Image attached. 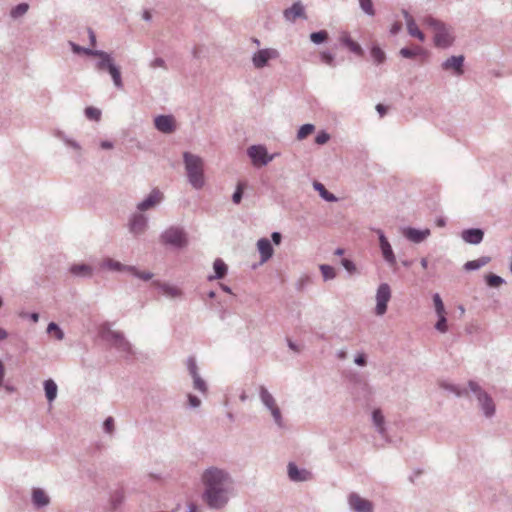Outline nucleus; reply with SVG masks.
Here are the masks:
<instances>
[{
  "label": "nucleus",
  "instance_id": "obj_62",
  "mask_svg": "<svg viewBox=\"0 0 512 512\" xmlns=\"http://www.w3.org/2000/svg\"><path fill=\"white\" fill-rule=\"evenodd\" d=\"M400 29H401V23L396 22V23H394V24L392 25V27H391V33H392V34H396V33H398V31H399Z\"/></svg>",
  "mask_w": 512,
  "mask_h": 512
},
{
  "label": "nucleus",
  "instance_id": "obj_5",
  "mask_svg": "<svg viewBox=\"0 0 512 512\" xmlns=\"http://www.w3.org/2000/svg\"><path fill=\"white\" fill-rule=\"evenodd\" d=\"M391 298V290L388 284L383 283L378 287L376 294V314L381 316L387 311V303Z\"/></svg>",
  "mask_w": 512,
  "mask_h": 512
},
{
  "label": "nucleus",
  "instance_id": "obj_51",
  "mask_svg": "<svg viewBox=\"0 0 512 512\" xmlns=\"http://www.w3.org/2000/svg\"><path fill=\"white\" fill-rule=\"evenodd\" d=\"M329 138H330V137H329V135H328L327 133H325V132H320V133L316 136V138H315V142H316L317 144H319V145H323V144H325V143H327V142H328Z\"/></svg>",
  "mask_w": 512,
  "mask_h": 512
},
{
  "label": "nucleus",
  "instance_id": "obj_64",
  "mask_svg": "<svg viewBox=\"0 0 512 512\" xmlns=\"http://www.w3.org/2000/svg\"><path fill=\"white\" fill-rule=\"evenodd\" d=\"M101 147L103 149H111L113 147L112 143L108 142V141H103L101 143Z\"/></svg>",
  "mask_w": 512,
  "mask_h": 512
},
{
  "label": "nucleus",
  "instance_id": "obj_3",
  "mask_svg": "<svg viewBox=\"0 0 512 512\" xmlns=\"http://www.w3.org/2000/svg\"><path fill=\"white\" fill-rule=\"evenodd\" d=\"M428 25L434 32V42L436 46L445 48L452 44L453 36L444 24L435 19H429Z\"/></svg>",
  "mask_w": 512,
  "mask_h": 512
},
{
  "label": "nucleus",
  "instance_id": "obj_45",
  "mask_svg": "<svg viewBox=\"0 0 512 512\" xmlns=\"http://www.w3.org/2000/svg\"><path fill=\"white\" fill-rule=\"evenodd\" d=\"M27 10H28V4H26V3L19 4L12 10V16L13 17L22 16L27 12Z\"/></svg>",
  "mask_w": 512,
  "mask_h": 512
},
{
  "label": "nucleus",
  "instance_id": "obj_54",
  "mask_svg": "<svg viewBox=\"0 0 512 512\" xmlns=\"http://www.w3.org/2000/svg\"><path fill=\"white\" fill-rule=\"evenodd\" d=\"M321 60L327 64V65H332L333 64V56L329 53H326V52H322L321 53Z\"/></svg>",
  "mask_w": 512,
  "mask_h": 512
},
{
  "label": "nucleus",
  "instance_id": "obj_22",
  "mask_svg": "<svg viewBox=\"0 0 512 512\" xmlns=\"http://www.w3.org/2000/svg\"><path fill=\"white\" fill-rule=\"evenodd\" d=\"M145 227L146 218L143 215L134 216L130 223V230L135 234H139L144 231Z\"/></svg>",
  "mask_w": 512,
  "mask_h": 512
},
{
  "label": "nucleus",
  "instance_id": "obj_14",
  "mask_svg": "<svg viewBox=\"0 0 512 512\" xmlns=\"http://www.w3.org/2000/svg\"><path fill=\"white\" fill-rule=\"evenodd\" d=\"M379 240H380V247H381L384 259L389 264L395 265L396 259H395L394 253L392 251V248H391L389 242L387 241V239L385 238V236L383 234L380 235Z\"/></svg>",
  "mask_w": 512,
  "mask_h": 512
},
{
  "label": "nucleus",
  "instance_id": "obj_60",
  "mask_svg": "<svg viewBox=\"0 0 512 512\" xmlns=\"http://www.w3.org/2000/svg\"><path fill=\"white\" fill-rule=\"evenodd\" d=\"M4 376H5V365L2 361H0V387L2 386Z\"/></svg>",
  "mask_w": 512,
  "mask_h": 512
},
{
  "label": "nucleus",
  "instance_id": "obj_24",
  "mask_svg": "<svg viewBox=\"0 0 512 512\" xmlns=\"http://www.w3.org/2000/svg\"><path fill=\"white\" fill-rule=\"evenodd\" d=\"M45 395L49 402H52L57 396V385L52 379L44 382Z\"/></svg>",
  "mask_w": 512,
  "mask_h": 512
},
{
  "label": "nucleus",
  "instance_id": "obj_19",
  "mask_svg": "<svg viewBox=\"0 0 512 512\" xmlns=\"http://www.w3.org/2000/svg\"><path fill=\"white\" fill-rule=\"evenodd\" d=\"M284 16L289 21H295L298 17H305L304 8L301 3L297 2L293 4L291 8L284 11Z\"/></svg>",
  "mask_w": 512,
  "mask_h": 512
},
{
  "label": "nucleus",
  "instance_id": "obj_9",
  "mask_svg": "<svg viewBox=\"0 0 512 512\" xmlns=\"http://www.w3.org/2000/svg\"><path fill=\"white\" fill-rule=\"evenodd\" d=\"M349 504L356 512H373L372 503L357 494H351L349 496Z\"/></svg>",
  "mask_w": 512,
  "mask_h": 512
},
{
  "label": "nucleus",
  "instance_id": "obj_44",
  "mask_svg": "<svg viewBox=\"0 0 512 512\" xmlns=\"http://www.w3.org/2000/svg\"><path fill=\"white\" fill-rule=\"evenodd\" d=\"M194 380V388L202 393L207 391L206 383L203 379L200 378L199 375L193 376Z\"/></svg>",
  "mask_w": 512,
  "mask_h": 512
},
{
  "label": "nucleus",
  "instance_id": "obj_16",
  "mask_svg": "<svg viewBox=\"0 0 512 512\" xmlns=\"http://www.w3.org/2000/svg\"><path fill=\"white\" fill-rule=\"evenodd\" d=\"M464 57L463 56H453L447 59L443 63V68L445 70L453 69L457 74H462V66H463Z\"/></svg>",
  "mask_w": 512,
  "mask_h": 512
},
{
  "label": "nucleus",
  "instance_id": "obj_61",
  "mask_svg": "<svg viewBox=\"0 0 512 512\" xmlns=\"http://www.w3.org/2000/svg\"><path fill=\"white\" fill-rule=\"evenodd\" d=\"M376 110L378 111V113L380 114L381 117L384 116L386 113V107L382 104H378L376 106Z\"/></svg>",
  "mask_w": 512,
  "mask_h": 512
},
{
  "label": "nucleus",
  "instance_id": "obj_48",
  "mask_svg": "<svg viewBox=\"0 0 512 512\" xmlns=\"http://www.w3.org/2000/svg\"><path fill=\"white\" fill-rule=\"evenodd\" d=\"M187 367H188L189 373L192 377L198 375V368H197L196 361L194 358L188 359Z\"/></svg>",
  "mask_w": 512,
  "mask_h": 512
},
{
  "label": "nucleus",
  "instance_id": "obj_40",
  "mask_svg": "<svg viewBox=\"0 0 512 512\" xmlns=\"http://www.w3.org/2000/svg\"><path fill=\"white\" fill-rule=\"evenodd\" d=\"M371 56L377 63H382L385 60V53L379 47H373L371 49Z\"/></svg>",
  "mask_w": 512,
  "mask_h": 512
},
{
  "label": "nucleus",
  "instance_id": "obj_46",
  "mask_svg": "<svg viewBox=\"0 0 512 512\" xmlns=\"http://www.w3.org/2000/svg\"><path fill=\"white\" fill-rule=\"evenodd\" d=\"M361 8L369 15H374L373 4L371 0H359Z\"/></svg>",
  "mask_w": 512,
  "mask_h": 512
},
{
  "label": "nucleus",
  "instance_id": "obj_39",
  "mask_svg": "<svg viewBox=\"0 0 512 512\" xmlns=\"http://www.w3.org/2000/svg\"><path fill=\"white\" fill-rule=\"evenodd\" d=\"M85 115L90 120L99 121L101 118V111L95 107H87L85 109Z\"/></svg>",
  "mask_w": 512,
  "mask_h": 512
},
{
  "label": "nucleus",
  "instance_id": "obj_36",
  "mask_svg": "<svg viewBox=\"0 0 512 512\" xmlns=\"http://www.w3.org/2000/svg\"><path fill=\"white\" fill-rule=\"evenodd\" d=\"M320 271L325 280L333 279L336 276L335 269L330 265H326V264L320 265Z\"/></svg>",
  "mask_w": 512,
  "mask_h": 512
},
{
  "label": "nucleus",
  "instance_id": "obj_56",
  "mask_svg": "<svg viewBox=\"0 0 512 512\" xmlns=\"http://www.w3.org/2000/svg\"><path fill=\"white\" fill-rule=\"evenodd\" d=\"M151 67L152 68H157V67H165V62L163 59L161 58H156L155 60H153L151 62Z\"/></svg>",
  "mask_w": 512,
  "mask_h": 512
},
{
  "label": "nucleus",
  "instance_id": "obj_17",
  "mask_svg": "<svg viewBox=\"0 0 512 512\" xmlns=\"http://www.w3.org/2000/svg\"><path fill=\"white\" fill-rule=\"evenodd\" d=\"M404 17L406 19L407 29L411 36L418 38L421 42L425 40L424 34L419 30L416 23L412 19V17L408 14L407 11H403Z\"/></svg>",
  "mask_w": 512,
  "mask_h": 512
},
{
  "label": "nucleus",
  "instance_id": "obj_7",
  "mask_svg": "<svg viewBox=\"0 0 512 512\" xmlns=\"http://www.w3.org/2000/svg\"><path fill=\"white\" fill-rule=\"evenodd\" d=\"M248 155L256 166L266 165L272 160V156L267 154V150L263 146H251L248 149Z\"/></svg>",
  "mask_w": 512,
  "mask_h": 512
},
{
  "label": "nucleus",
  "instance_id": "obj_63",
  "mask_svg": "<svg viewBox=\"0 0 512 512\" xmlns=\"http://www.w3.org/2000/svg\"><path fill=\"white\" fill-rule=\"evenodd\" d=\"M88 33H89V38H90V41H91V46L94 47L96 45V36H95L94 32L91 29L88 30Z\"/></svg>",
  "mask_w": 512,
  "mask_h": 512
},
{
  "label": "nucleus",
  "instance_id": "obj_4",
  "mask_svg": "<svg viewBox=\"0 0 512 512\" xmlns=\"http://www.w3.org/2000/svg\"><path fill=\"white\" fill-rule=\"evenodd\" d=\"M161 239L165 244L176 247H184L187 245V237L185 232L178 227H170L162 235Z\"/></svg>",
  "mask_w": 512,
  "mask_h": 512
},
{
  "label": "nucleus",
  "instance_id": "obj_23",
  "mask_svg": "<svg viewBox=\"0 0 512 512\" xmlns=\"http://www.w3.org/2000/svg\"><path fill=\"white\" fill-rule=\"evenodd\" d=\"M127 267L128 266H125V265L121 264L120 262L115 261L111 258H106L101 263V268L113 270V271H126L127 272Z\"/></svg>",
  "mask_w": 512,
  "mask_h": 512
},
{
  "label": "nucleus",
  "instance_id": "obj_28",
  "mask_svg": "<svg viewBox=\"0 0 512 512\" xmlns=\"http://www.w3.org/2000/svg\"><path fill=\"white\" fill-rule=\"evenodd\" d=\"M260 397L264 405L270 409L274 406H276L275 399L273 396L268 392V390L265 387H260Z\"/></svg>",
  "mask_w": 512,
  "mask_h": 512
},
{
  "label": "nucleus",
  "instance_id": "obj_55",
  "mask_svg": "<svg viewBox=\"0 0 512 512\" xmlns=\"http://www.w3.org/2000/svg\"><path fill=\"white\" fill-rule=\"evenodd\" d=\"M188 400H189V404L192 406V407H198L201 403L200 399L197 398L196 396L194 395H188Z\"/></svg>",
  "mask_w": 512,
  "mask_h": 512
},
{
  "label": "nucleus",
  "instance_id": "obj_34",
  "mask_svg": "<svg viewBox=\"0 0 512 512\" xmlns=\"http://www.w3.org/2000/svg\"><path fill=\"white\" fill-rule=\"evenodd\" d=\"M373 422L375 426L378 428L380 433L384 432V416L382 412L377 409L373 412Z\"/></svg>",
  "mask_w": 512,
  "mask_h": 512
},
{
  "label": "nucleus",
  "instance_id": "obj_42",
  "mask_svg": "<svg viewBox=\"0 0 512 512\" xmlns=\"http://www.w3.org/2000/svg\"><path fill=\"white\" fill-rule=\"evenodd\" d=\"M486 282L490 287H498L503 283V279L494 274H488L486 276Z\"/></svg>",
  "mask_w": 512,
  "mask_h": 512
},
{
  "label": "nucleus",
  "instance_id": "obj_29",
  "mask_svg": "<svg viewBox=\"0 0 512 512\" xmlns=\"http://www.w3.org/2000/svg\"><path fill=\"white\" fill-rule=\"evenodd\" d=\"M489 262V258L482 257L477 260L468 261L465 263L464 268L468 271L470 270H476L481 268L482 266L486 265Z\"/></svg>",
  "mask_w": 512,
  "mask_h": 512
},
{
  "label": "nucleus",
  "instance_id": "obj_26",
  "mask_svg": "<svg viewBox=\"0 0 512 512\" xmlns=\"http://www.w3.org/2000/svg\"><path fill=\"white\" fill-rule=\"evenodd\" d=\"M33 502L37 506H45L49 503V498L46 493L41 489H35L33 491Z\"/></svg>",
  "mask_w": 512,
  "mask_h": 512
},
{
  "label": "nucleus",
  "instance_id": "obj_43",
  "mask_svg": "<svg viewBox=\"0 0 512 512\" xmlns=\"http://www.w3.org/2000/svg\"><path fill=\"white\" fill-rule=\"evenodd\" d=\"M435 328L441 333H445L448 330L446 315L438 316Z\"/></svg>",
  "mask_w": 512,
  "mask_h": 512
},
{
  "label": "nucleus",
  "instance_id": "obj_50",
  "mask_svg": "<svg viewBox=\"0 0 512 512\" xmlns=\"http://www.w3.org/2000/svg\"><path fill=\"white\" fill-rule=\"evenodd\" d=\"M346 45L348 46V48L355 52V53H360L361 52V47L358 43H356L355 41L351 40V39H347L346 41Z\"/></svg>",
  "mask_w": 512,
  "mask_h": 512
},
{
  "label": "nucleus",
  "instance_id": "obj_6",
  "mask_svg": "<svg viewBox=\"0 0 512 512\" xmlns=\"http://www.w3.org/2000/svg\"><path fill=\"white\" fill-rule=\"evenodd\" d=\"M470 389L477 395L478 400L487 416H491L494 413V404L491 398L484 393L481 388L475 382L469 383Z\"/></svg>",
  "mask_w": 512,
  "mask_h": 512
},
{
  "label": "nucleus",
  "instance_id": "obj_10",
  "mask_svg": "<svg viewBox=\"0 0 512 512\" xmlns=\"http://www.w3.org/2000/svg\"><path fill=\"white\" fill-rule=\"evenodd\" d=\"M85 54L100 58V61L97 63V69L100 70V71H102V70H108L109 71L111 66H115L113 64L111 56L108 53L104 52V51L85 50Z\"/></svg>",
  "mask_w": 512,
  "mask_h": 512
},
{
  "label": "nucleus",
  "instance_id": "obj_15",
  "mask_svg": "<svg viewBox=\"0 0 512 512\" xmlns=\"http://www.w3.org/2000/svg\"><path fill=\"white\" fill-rule=\"evenodd\" d=\"M288 474L290 479L293 481H305L311 477V474L308 471L299 470L293 463L288 465Z\"/></svg>",
  "mask_w": 512,
  "mask_h": 512
},
{
  "label": "nucleus",
  "instance_id": "obj_33",
  "mask_svg": "<svg viewBox=\"0 0 512 512\" xmlns=\"http://www.w3.org/2000/svg\"><path fill=\"white\" fill-rule=\"evenodd\" d=\"M47 332L56 338L57 340H62L64 337L63 331L59 328L57 324L54 322H51L47 327Z\"/></svg>",
  "mask_w": 512,
  "mask_h": 512
},
{
  "label": "nucleus",
  "instance_id": "obj_32",
  "mask_svg": "<svg viewBox=\"0 0 512 512\" xmlns=\"http://www.w3.org/2000/svg\"><path fill=\"white\" fill-rule=\"evenodd\" d=\"M113 79L115 86L119 89L123 87L120 70L116 66H111L108 71Z\"/></svg>",
  "mask_w": 512,
  "mask_h": 512
},
{
  "label": "nucleus",
  "instance_id": "obj_37",
  "mask_svg": "<svg viewBox=\"0 0 512 512\" xmlns=\"http://www.w3.org/2000/svg\"><path fill=\"white\" fill-rule=\"evenodd\" d=\"M310 39L313 43L320 44L328 39V33L325 30L314 32L310 35Z\"/></svg>",
  "mask_w": 512,
  "mask_h": 512
},
{
  "label": "nucleus",
  "instance_id": "obj_53",
  "mask_svg": "<svg viewBox=\"0 0 512 512\" xmlns=\"http://www.w3.org/2000/svg\"><path fill=\"white\" fill-rule=\"evenodd\" d=\"M104 429L107 433H112L114 429V420L112 417H108L104 422Z\"/></svg>",
  "mask_w": 512,
  "mask_h": 512
},
{
  "label": "nucleus",
  "instance_id": "obj_2",
  "mask_svg": "<svg viewBox=\"0 0 512 512\" xmlns=\"http://www.w3.org/2000/svg\"><path fill=\"white\" fill-rule=\"evenodd\" d=\"M183 157L190 184L196 189H201L205 184L203 160L189 152H185Z\"/></svg>",
  "mask_w": 512,
  "mask_h": 512
},
{
  "label": "nucleus",
  "instance_id": "obj_35",
  "mask_svg": "<svg viewBox=\"0 0 512 512\" xmlns=\"http://www.w3.org/2000/svg\"><path fill=\"white\" fill-rule=\"evenodd\" d=\"M433 302L437 316L446 315V310L439 294L433 296Z\"/></svg>",
  "mask_w": 512,
  "mask_h": 512
},
{
  "label": "nucleus",
  "instance_id": "obj_1",
  "mask_svg": "<svg viewBox=\"0 0 512 512\" xmlns=\"http://www.w3.org/2000/svg\"><path fill=\"white\" fill-rule=\"evenodd\" d=\"M205 485L204 499L212 508H221L227 502L228 476L222 470L210 468L202 476Z\"/></svg>",
  "mask_w": 512,
  "mask_h": 512
},
{
  "label": "nucleus",
  "instance_id": "obj_57",
  "mask_svg": "<svg viewBox=\"0 0 512 512\" xmlns=\"http://www.w3.org/2000/svg\"><path fill=\"white\" fill-rule=\"evenodd\" d=\"M355 363L360 366H364L366 364V358L364 354H359L355 358Z\"/></svg>",
  "mask_w": 512,
  "mask_h": 512
},
{
  "label": "nucleus",
  "instance_id": "obj_58",
  "mask_svg": "<svg viewBox=\"0 0 512 512\" xmlns=\"http://www.w3.org/2000/svg\"><path fill=\"white\" fill-rule=\"evenodd\" d=\"M71 46H72V50L75 52V53H84L85 54V50H89L88 48H83L77 44H74V43H71Z\"/></svg>",
  "mask_w": 512,
  "mask_h": 512
},
{
  "label": "nucleus",
  "instance_id": "obj_41",
  "mask_svg": "<svg viewBox=\"0 0 512 512\" xmlns=\"http://www.w3.org/2000/svg\"><path fill=\"white\" fill-rule=\"evenodd\" d=\"M422 52V48L416 47L415 49L402 48L400 50L401 56L404 58H412L416 55H419Z\"/></svg>",
  "mask_w": 512,
  "mask_h": 512
},
{
  "label": "nucleus",
  "instance_id": "obj_30",
  "mask_svg": "<svg viewBox=\"0 0 512 512\" xmlns=\"http://www.w3.org/2000/svg\"><path fill=\"white\" fill-rule=\"evenodd\" d=\"M314 188H315V190H317L319 192L320 196L323 199H325L327 201H330V202H334V201L337 200V198L333 194H331L330 192H328L326 190V188L324 187L323 184H321L319 182H315L314 183Z\"/></svg>",
  "mask_w": 512,
  "mask_h": 512
},
{
  "label": "nucleus",
  "instance_id": "obj_8",
  "mask_svg": "<svg viewBox=\"0 0 512 512\" xmlns=\"http://www.w3.org/2000/svg\"><path fill=\"white\" fill-rule=\"evenodd\" d=\"M278 56L279 53L275 49H262L254 54L252 61L256 68H262L270 59H275Z\"/></svg>",
  "mask_w": 512,
  "mask_h": 512
},
{
  "label": "nucleus",
  "instance_id": "obj_38",
  "mask_svg": "<svg viewBox=\"0 0 512 512\" xmlns=\"http://www.w3.org/2000/svg\"><path fill=\"white\" fill-rule=\"evenodd\" d=\"M314 131V126L312 124H304L300 127L297 133V138L299 140L305 139Z\"/></svg>",
  "mask_w": 512,
  "mask_h": 512
},
{
  "label": "nucleus",
  "instance_id": "obj_27",
  "mask_svg": "<svg viewBox=\"0 0 512 512\" xmlns=\"http://www.w3.org/2000/svg\"><path fill=\"white\" fill-rule=\"evenodd\" d=\"M70 271L77 276H91L92 274V268L86 264L73 265Z\"/></svg>",
  "mask_w": 512,
  "mask_h": 512
},
{
  "label": "nucleus",
  "instance_id": "obj_31",
  "mask_svg": "<svg viewBox=\"0 0 512 512\" xmlns=\"http://www.w3.org/2000/svg\"><path fill=\"white\" fill-rule=\"evenodd\" d=\"M127 272L131 273L132 275L138 277L139 279H141L143 281H148V280L152 279V277H153V274L151 272H149V271H139L134 266L127 267Z\"/></svg>",
  "mask_w": 512,
  "mask_h": 512
},
{
  "label": "nucleus",
  "instance_id": "obj_59",
  "mask_svg": "<svg viewBox=\"0 0 512 512\" xmlns=\"http://www.w3.org/2000/svg\"><path fill=\"white\" fill-rule=\"evenodd\" d=\"M272 240L273 242L276 244V245H279L280 242H281V234L278 233V232H273L272 235Z\"/></svg>",
  "mask_w": 512,
  "mask_h": 512
},
{
  "label": "nucleus",
  "instance_id": "obj_20",
  "mask_svg": "<svg viewBox=\"0 0 512 512\" xmlns=\"http://www.w3.org/2000/svg\"><path fill=\"white\" fill-rule=\"evenodd\" d=\"M462 238L471 244H478L483 239V232L480 229H469L462 233Z\"/></svg>",
  "mask_w": 512,
  "mask_h": 512
},
{
  "label": "nucleus",
  "instance_id": "obj_49",
  "mask_svg": "<svg viewBox=\"0 0 512 512\" xmlns=\"http://www.w3.org/2000/svg\"><path fill=\"white\" fill-rule=\"evenodd\" d=\"M271 411V414L275 420V422L281 426L282 425V417H281V412H280V409L276 406L272 407L269 409Z\"/></svg>",
  "mask_w": 512,
  "mask_h": 512
},
{
  "label": "nucleus",
  "instance_id": "obj_13",
  "mask_svg": "<svg viewBox=\"0 0 512 512\" xmlns=\"http://www.w3.org/2000/svg\"><path fill=\"white\" fill-rule=\"evenodd\" d=\"M257 248L261 255V262L268 261L273 255V247L267 238H261L257 242Z\"/></svg>",
  "mask_w": 512,
  "mask_h": 512
},
{
  "label": "nucleus",
  "instance_id": "obj_12",
  "mask_svg": "<svg viewBox=\"0 0 512 512\" xmlns=\"http://www.w3.org/2000/svg\"><path fill=\"white\" fill-rule=\"evenodd\" d=\"M162 198L163 194L159 190L154 189L144 201L138 204V209L141 211L148 210L158 204Z\"/></svg>",
  "mask_w": 512,
  "mask_h": 512
},
{
  "label": "nucleus",
  "instance_id": "obj_25",
  "mask_svg": "<svg viewBox=\"0 0 512 512\" xmlns=\"http://www.w3.org/2000/svg\"><path fill=\"white\" fill-rule=\"evenodd\" d=\"M213 268L215 271V276H210L209 279L212 280L214 278L221 279L227 273V265L221 259H216L213 264Z\"/></svg>",
  "mask_w": 512,
  "mask_h": 512
},
{
  "label": "nucleus",
  "instance_id": "obj_52",
  "mask_svg": "<svg viewBox=\"0 0 512 512\" xmlns=\"http://www.w3.org/2000/svg\"><path fill=\"white\" fill-rule=\"evenodd\" d=\"M342 265L349 273H354L356 271V267L353 262L346 258L342 259Z\"/></svg>",
  "mask_w": 512,
  "mask_h": 512
},
{
  "label": "nucleus",
  "instance_id": "obj_18",
  "mask_svg": "<svg viewBox=\"0 0 512 512\" xmlns=\"http://www.w3.org/2000/svg\"><path fill=\"white\" fill-rule=\"evenodd\" d=\"M153 284L159 287L162 293L169 298H178L182 295L181 289L177 286L160 282H154Z\"/></svg>",
  "mask_w": 512,
  "mask_h": 512
},
{
  "label": "nucleus",
  "instance_id": "obj_11",
  "mask_svg": "<svg viewBox=\"0 0 512 512\" xmlns=\"http://www.w3.org/2000/svg\"><path fill=\"white\" fill-rule=\"evenodd\" d=\"M155 127L163 133H171L175 130V120L172 116L161 115L155 118Z\"/></svg>",
  "mask_w": 512,
  "mask_h": 512
},
{
  "label": "nucleus",
  "instance_id": "obj_47",
  "mask_svg": "<svg viewBox=\"0 0 512 512\" xmlns=\"http://www.w3.org/2000/svg\"><path fill=\"white\" fill-rule=\"evenodd\" d=\"M244 187H245V185L243 183H238L237 189L232 197L234 203H236V204L240 203V201L242 199Z\"/></svg>",
  "mask_w": 512,
  "mask_h": 512
},
{
  "label": "nucleus",
  "instance_id": "obj_21",
  "mask_svg": "<svg viewBox=\"0 0 512 512\" xmlns=\"http://www.w3.org/2000/svg\"><path fill=\"white\" fill-rule=\"evenodd\" d=\"M429 233H430L429 230L420 231V230L413 229V228H409L404 232L405 236L409 240L416 242V243L423 241L429 235Z\"/></svg>",
  "mask_w": 512,
  "mask_h": 512
}]
</instances>
